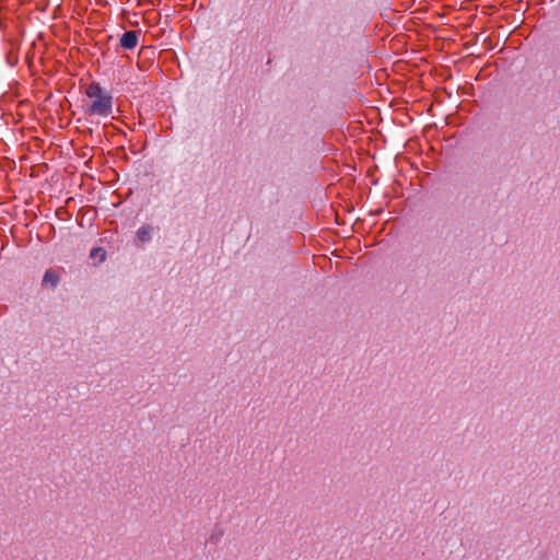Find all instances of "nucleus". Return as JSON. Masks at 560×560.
<instances>
[{
	"instance_id": "1",
	"label": "nucleus",
	"mask_w": 560,
	"mask_h": 560,
	"mask_svg": "<svg viewBox=\"0 0 560 560\" xmlns=\"http://www.w3.org/2000/svg\"><path fill=\"white\" fill-rule=\"evenodd\" d=\"M85 96L88 97V103L84 105L86 116L106 117L112 114L113 96L98 82H92L86 86Z\"/></svg>"
},
{
	"instance_id": "2",
	"label": "nucleus",
	"mask_w": 560,
	"mask_h": 560,
	"mask_svg": "<svg viewBox=\"0 0 560 560\" xmlns=\"http://www.w3.org/2000/svg\"><path fill=\"white\" fill-rule=\"evenodd\" d=\"M139 39V31H127L120 37V46L125 49H133Z\"/></svg>"
},
{
	"instance_id": "3",
	"label": "nucleus",
	"mask_w": 560,
	"mask_h": 560,
	"mask_svg": "<svg viewBox=\"0 0 560 560\" xmlns=\"http://www.w3.org/2000/svg\"><path fill=\"white\" fill-rule=\"evenodd\" d=\"M59 280H60V278H59V275L57 273V271H55L52 269H48V270H46V272L43 277V285H49L54 289L59 283Z\"/></svg>"
},
{
	"instance_id": "4",
	"label": "nucleus",
	"mask_w": 560,
	"mask_h": 560,
	"mask_svg": "<svg viewBox=\"0 0 560 560\" xmlns=\"http://www.w3.org/2000/svg\"><path fill=\"white\" fill-rule=\"evenodd\" d=\"M153 228L150 225H143L137 231V238L141 243L149 242L151 240Z\"/></svg>"
},
{
	"instance_id": "5",
	"label": "nucleus",
	"mask_w": 560,
	"mask_h": 560,
	"mask_svg": "<svg viewBox=\"0 0 560 560\" xmlns=\"http://www.w3.org/2000/svg\"><path fill=\"white\" fill-rule=\"evenodd\" d=\"M98 254L101 255V259L103 260L105 258L106 254H105V252L101 247L93 248L91 250V257L98 256Z\"/></svg>"
}]
</instances>
